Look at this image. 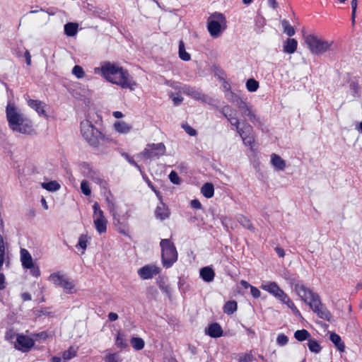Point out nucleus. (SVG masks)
I'll return each mask as SVG.
<instances>
[{
	"label": "nucleus",
	"instance_id": "nucleus-1",
	"mask_svg": "<svg viewBox=\"0 0 362 362\" xmlns=\"http://www.w3.org/2000/svg\"><path fill=\"white\" fill-rule=\"evenodd\" d=\"M102 76L109 82L119 86L122 88L134 90L136 82L127 69L110 62H105L100 67Z\"/></svg>",
	"mask_w": 362,
	"mask_h": 362
},
{
	"label": "nucleus",
	"instance_id": "nucleus-2",
	"mask_svg": "<svg viewBox=\"0 0 362 362\" xmlns=\"http://www.w3.org/2000/svg\"><path fill=\"white\" fill-rule=\"evenodd\" d=\"M81 132L83 139L94 148H98L106 141L105 136L88 120L81 122Z\"/></svg>",
	"mask_w": 362,
	"mask_h": 362
},
{
	"label": "nucleus",
	"instance_id": "nucleus-3",
	"mask_svg": "<svg viewBox=\"0 0 362 362\" xmlns=\"http://www.w3.org/2000/svg\"><path fill=\"white\" fill-rule=\"evenodd\" d=\"M303 40L310 52L315 55H322L329 51L333 41L326 40L321 36L315 34H303Z\"/></svg>",
	"mask_w": 362,
	"mask_h": 362
},
{
	"label": "nucleus",
	"instance_id": "nucleus-4",
	"mask_svg": "<svg viewBox=\"0 0 362 362\" xmlns=\"http://www.w3.org/2000/svg\"><path fill=\"white\" fill-rule=\"evenodd\" d=\"M160 246L163 266L170 268L177 260V252L175 245L170 239H162Z\"/></svg>",
	"mask_w": 362,
	"mask_h": 362
},
{
	"label": "nucleus",
	"instance_id": "nucleus-5",
	"mask_svg": "<svg viewBox=\"0 0 362 362\" xmlns=\"http://www.w3.org/2000/svg\"><path fill=\"white\" fill-rule=\"evenodd\" d=\"M226 19L223 13L215 12L207 20V28L211 36L218 37L226 28Z\"/></svg>",
	"mask_w": 362,
	"mask_h": 362
},
{
	"label": "nucleus",
	"instance_id": "nucleus-6",
	"mask_svg": "<svg viewBox=\"0 0 362 362\" xmlns=\"http://www.w3.org/2000/svg\"><path fill=\"white\" fill-rule=\"evenodd\" d=\"M93 224L97 232L100 234L107 231V220L104 216V212L100 208L98 202H95L93 206Z\"/></svg>",
	"mask_w": 362,
	"mask_h": 362
},
{
	"label": "nucleus",
	"instance_id": "nucleus-7",
	"mask_svg": "<svg viewBox=\"0 0 362 362\" xmlns=\"http://www.w3.org/2000/svg\"><path fill=\"white\" fill-rule=\"evenodd\" d=\"M49 280L54 285L62 287L66 292L73 293L76 292L75 285L66 275L60 273H53L49 276Z\"/></svg>",
	"mask_w": 362,
	"mask_h": 362
},
{
	"label": "nucleus",
	"instance_id": "nucleus-8",
	"mask_svg": "<svg viewBox=\"0 0 362 362\" xmlns=\"http://www.w3.org/2000/svg\"><path fill=\"white\" fill-rule=\"evenodd\" d=\"M166 148L163 143L148 144L141 155L146 159L159 158L165 153Z\"/></svg>",
	"mask_w": 362,
	"mask_h": 362
},
{
	"label": "nucleus",
	"instance_id": "nucleus-9",
	"mask_svg": "<svg viewBox=\"0 0 362 362\" xmlns=\"http://www.w3.org/2000/svg\"><path fill=\"white\" fill-rule=\"evenodd\" d=\"M296 293L300 298L302 300L308 303L310 306V303L317 299L319 296L313 293L309 288L303 284L297 283L294 286Z\"/></svg>",
	"mask_w": 362,
	"mask_h": 362
},
{
	"label": "nucleus",
	"instance_id": "nucleus-10",
	"mask_svg": "<svg viewBox=\"0 0 362 362\" xmlns=\"http://www.w3.org/2000/svg\"><path fill=\"white\" fill-rule=\"evenodd\" d=\"M6 113L8 126L11 129L13 127L15 128L16 124L25 117L17 110L15 104L10 102L7 104Z\"/></svg>",
	"mask_w": 362,
	"mask_h": 362
},
{
	"label": "nucleus",
	"instance_id": "nucleus-11",
	"mask_svg": "<svg viewBox=\"0 0 362 362\" xmlns=\"http://www.w3.org/2000/svg\"><path fill=\"white\" fill-rule=\"evenodd\" d=\"M310 308L317 315V316L327 321H331L332 314L328 309L322 304L320 297L310 303Z\"/></svg>",
	"mask_w": 362,
	"mask_h": 362
},
{
	"label": "nucleus",
	"instance_id": "nucleus-12",
	"mask_svg": "<svg viewBox=\"0 0 362 362\" xmlns=\"http://www.w3.org/2000/svg\"><path fill=\"white\" fill-rule=\"evenodd\" d=\"M35 345V340L23 334H18L14 347L22 352L29 351Z\"/></svg>",
	"mask_w": 362,
	"mask_h": 362
},
{
	"label": "nucleus",
	"instance_id": "nucleus-13",
	"mask_svg": "<svg viewBox=\"0 0 362 362\" xmlns=\"http://www.w3.org/2000/svg\"><path fill=\"white\" fill-rule=\"evenodd\" d=\"M180 91L182 93L189 96L190 98L196 100L201 101L202 103H208V100L209 99L206 95L203 94L199 89L194 87H191L189 86L185 85L182 86L180 88Z\"/></svg>",
	"mask_w": 362,
	"mask_h": 362
},
{
	"label": "nucleus",
	"instance_id": "nucleus-14",
	"mask_svg": "<svg viewBox=\"0 0 362 362\" xmlns=\"http://www.w3.org/2000/svg\"><path fill=\"white\" fill-rule=\"evenodd\" d=\"M160 272V269L156 264H147L140 268L137 273L141 279L146 280L152 279Z\"/></svg>",
	"mask_w": 362,
	"mask_h": 362
},
{
	"label": "nucleus",
	"instance_id": "nucleus-15",
	"mask_svg": "<svg viewBox=\"0 0 362 362\" xmlns=\"http://www.w3.org/2000/svg\"><path fill=\"white\" fill-rule=\"evenodd\" d=\"M12 130L23 134H32L34 132L32 122L25 117L18 122Z\"/></svg>",
	"mask_w": 362,
	"mask_h": 362
},
{
	"label": "nucleus",
	"instance_id": "nucleus-16",
	"mask_svg": "<svg viewBox=\"0 0 362 362\" xmlns=\"http://www.w3.org/2000/svg\"><path fill=\"white\" fill-rule=\"evenodd\" d=\"M81 172L84 177H86L96 183L102 182L97 171L94 170L87 163H83L80 166Z\"/></svg>",
	"mask_w": 362,
	"mask_h": 362
},
{
	"label": "nucleus",
	"instance_id": "nucleus-17",
	"mask_svg": "<svg viewBox=\"0 0 362 362\" xmlns=\"http://www.w3.org/2000/svg\"><path fill=\"white\" fill-rule=\"evenodd\" d=\"M243 115L248 117L249 120L255 125H261L262 122L260 118L256 114V111L252 106L246 104V107L240 110Z\"/></svg>",
	"mask_w": 362,
	"mask_h": 362
},
{
	"label": "nucleus",
	"instance_id": "nucleus-18",
	"mask_svg": "<svg viewBox=\"0 0 362 362\" xmlns=\"http://www.w3.org/2000/svg\"><path fill=\"white\" fill-rule=\"evenodd\" d=\"M21 262L25 269H31L33 267V261L31 255L28 250L22 248L20 251Z\"/></svg>",
	"mask_w": 362,
	"mask_h": 362
},
{
	"label": "nucleus",
	"instance_id": "nucleus-19",
	"mask_svg": "<svg viewBox=\"0 0 362 362\" xmlns=\"http://www.w3.org/2000/svg\"><path fill=\"white\" fill-rule=\"evenodd\" d=\"M261 288L269 292L274 297H277L282 289L277 285V284L274 281H269L264 283L261 285Z\"/></svg>",
	"mask_w": 362,
	"mask_h": 362
},
{
	"label": "nucleus",
	"instance_id": "nucleus-20",
	"mask_svg": "<svg viewBox=\"0 0 362 362\" xmlns=\"http://www.w3.org/2000/svg\"><path fill=\"white\" fill-rule=\"evenodd\" d=\"M199 275L204 281L209 283L214 281L215 272L210 267H204L200 269Z\"/></svg>",
	"mask_w": 362,
	"mask_h": 362
},
{
	"label": "nucleus",
	"instance_id": "nucleus-21",
	"mask_svg": "<svg viewBox=\"0 0 362 362\" xmlns=\"http://www.w3.org/2000/svg\"><path fill=\"white\" fill-rule=\"evenodd\" d=\"M220 112L223 115V116L230 123L235 122V120L238 119L236 117V111L229 105L223 106L220 110Z\"/></svg>",
	"mask_w": 362,
	"mask_h": 362
},
{
	"label": "nucleus",
	"instance_id": "nucleus-22",
	"mask_svg": "<svg viewBox=\"0 0 362 362\" xmlns=\"http://www.w3.org/2000/svg\"><path fill=\"white\" fill-rule=\"evenodd\" d=\"M170 215V212L168 208L166 206L165 204L162 202L159 205L157 206L155 211V216L158 219L161 221L165 220L168 218Z\"/></svg>",
	"mask_w": 362,
	"mask_h": 362
},
{
	"label": "nucleus",
	"instance_id": "nucleus-23",
	"mask_svg": "<svg viewBox=\"0 0 362 362\" xmlns=\"http://www.w3.org/2000/svg\"><path fill=\"white\" fill-rule=\"evenodd\" d=\"M206 333L211 337H220L223 334V329L218 323H212L206 330Z\"/></svg>",
	"mask_w": 362,
	"mask_h": 362
},
{
	"label": "nucleus",
	"instance_id": "nucleus-24",
	"mask_svg": "<svg viewBox=\"0 0 362 362\" xmlns=\"http://www.w3.org/2000/svg\"><path fill=\"white\" fill-rule=\"evenodd\" d=\"M298 46V42L294 38H288L284 43L283 50L287 54H293Z\"/></svg>",
	"mask_w": 362,
	"mask_h": 362
},
{
	"label": "nucleus",
	"instance_id": "nucleus-25",
	"mask_svg": "<svg viewBox=\"0 0 362 362\" xmlns=\"http://www.w3.org/2000/svg\"><path fill=\"white\" fill-rule=\"evenodd\" d=\"M28 105L34 109L40 115H46L45 106V104L40 100L30 99L28 101Z\"/></svg>",
	"mask_w": 362,
	"mask_h": 362
},
{
	"label": "nucleus",
	"instance_id": "nucleus-26",
	"mask_svg": "<svg viewBox=\"0 0 362 362\" xmlns=\"http://www.w3.org/2000/svg\"><path fill=\"white\" fill-rule=\"evenodd\" d=\"M8 259V255L6 252V243L4 242L3 236L0 234V271L2 269L4 263Z\"/></svg>",
	"mask_w": 362,
	"mask_h": 362
},
{
	"label": "nucleus",
	"instance_id": "nucleus-27",
	"mask_svg": "<svg viewBox=\"0 0 362 362\" xmlns=\"http://www.w3.org/2000/svg\"><path fill=\"white\" fill-rule=\"evenodd\" d=\"M271 163L278 170H284L286 166V161L275 153L271 155Z\"/></svg>",
	"mask_w": 362,
	"mask_h": 362
},
{
	"label": "nucleus",
	"instance_id": "nucleus-28",
	"mask_svg": "<svg viewBox=\"0 0 362 362\" xmlns=\"http://www.w3.org/2000/svg\"><path fill=\"white\" fill-rule=\"evenodd\" d=\"M230 124L235 127V130L239 135H242L243 133H250L253 132L252 126L247 123H245L242 127H240L239 119L235 120V122L230 123Z\"/></svg>",
	"mask_w": 362,
	"mask_h": 362
},
{
	"label": "nucleus",
	"instance_id": "nucleus-29",
	"mask_svg": "<svg viewBox=\"0 0 362 362\" xmlns=\"http://www.w3.org/2000/svg\"><path fill=\"white\" fill-rule=\"evenodd\" d=\"M329 339L335 345V346L337 348V349L339 351H341V352L344 351L345 346L341 339V337L339 334H337L336 333H331Z\"/></svg>",
	"mask_w": 362,
	"mask_h": 362
},
{
	"label": "nucleus",
	"instance_id": "nucleus-30",
	"mask_svg": "<svg viewBox=\"0 0 362 362\" xmlns=\"http://www.w3.org/2000/svg\"><path fill=\"white\" fill-rule=\"evenodd\" d=\"M114 126H115V130L117 132L121 133V134H127L132 129V127L130 124L126 123L124 121L116 122L115 123Z\"/></svg>",
	"mask_w": 362,
	"mask_h": 362
},
{
	"label": "nucleus",
	"instance_id": "nucleus-31",
	"mask_svg": "<svg viewBox=\"0 0 362 362\" xmlns=\"http://www.w3.org/2000/svg\"><path fill=\"white\" fill-rule=\"evenodd\" d=\"M201 192L206 198H211L214 194V185L210 182L204 184L201 188Z\"/></svg>",
	"mask_w": 362,
	"mask_h": 362
},
{
	"label": "nucleus",
	"instance_id": "nucleus-32",
	"mask_svg": "<svg viewBox=\"0 0 362 362\" xmlns=\"http://www.w3.org/2000/svg\"><path fill=\"white\" fill-rule=\"evenodd\" d=\"M228 99L240 110L246 107L247 103L233 93H230V95L228 98Z\"/></svg>",
	"mask_w": 362,
	"mask_h": 362
},
{
	"label": "nucleus",
	"instance_id": "nucleus-33",
	"mask_svg": "<svg viewBox=\"0 0 362 362\" xmlns=\"http://www.w3.org/2000/svg\"><path fill=\"white\" fill-rule=\"evenodd\" d=\"M308 347L311 352L316 354H319L322 349L320 343L316 339L311 337L308 341Z\"/></svg>",
	"mask_w": 362,
	"mask_h": 362
},
{
	"label": "nucleus",
	"instance_id": "nucleus-34",
	"mask_svg": "<svg viewBox=\"0 0 362 362\" xmlns=\"http://www.w3.org/2000/svg\"><path fill=\"white\" fill-rule=\"evenodd\" d=\"M90 238L86 234H82L79 236L78 242L76 247L82 250L81 253L84 254L85 250L87 248V243L90 240Z\"/></svg>",
	"mask_w": 362,
	"mask_h": 362
},
{
	"label": "nucleus",
	"instance_id": "nucleus-35",
	"mask_svg": "<svg viewBox=\"0 0 362 362\" xmlns=\"http://www.w3.org/2000/svg\"><path fill=\"white\" fill-rule=\"evenodd\" d=\"M294 337L298 341H303L305 340L308 341L310 338V334L308 330L303 329L296 331L294 333Z\"/></svg>",
	"mask_w": 362,
	"mask_h": 362
},
{
	"label": "nucleus",
	"instance_id": "nucleus-36",
	"mask_svg": "<svg viewBox=\"0 0 362 362\" xmlns=\"http://www.w3.org/2000/svg\"><path fill=\"white\" fill-rule=\"evenodd\" d=\"M238 308V304L235 300L226 302L223 306V312L228 315L234 313Z\"/></svg>",
	"mask_w": 362,
	"mask_h": 362
},
{
	"label": "nucleus",
	"instance_id": "nucleus-37",
	"mask_svg": "<svg viewBox=\"0 0 362 362\" xmlns=\"http://www.w3.org/2000/svg\"><path fill=\"white\" fill-rule=\"evenodd\" d=\"M237 221L244 228H245L251 231H254L255 228L253 227L250 220L248 218L244 216L243 215H239L237 217Z\"/></svg>",
	"mask_w": 362,
	"mask_h": 362
},
{
	"label": "nucleus",
	"instance_id": "nucleus-38",
	"mask_svg": "<svg viewBox=\"0 0 362 362\" xmlns=\"http://www.w3.org/2000/svg\"><path fill=\"white\" fill-rule=\"evenodd\" d=\"M78 30V24L74 23H68L64 25V33L68 36H74Z\"/></svg>",
	"mask_w": 362,
	"mask_h": 362
},
{
	"label": "nucleus",
	"instance_id": "nucleus-39",
	"mask_svg": "<svg viewBox=\"0 0 362 362\" xmlns=\"http://www.w3.org/2000/svg\"><path fill=\"white\" fill-rule=\"evenodd\" d=\"M252 132L243 133L240 136L242 138L244 144L247 146H250L251 148L255 143V138L252 136Z\"/></svg>",
	"mask_w": 362,
	"mask_h": 362
},
{
	"label": "nucleus",
	"instance_id": "nucleus-40",
	"mask_svg": "<svg viewBox=\"0 0 362 362\" xmlns=\"http://www.w3.org/2000/svg\"><path fill=\"white\" fill-rule=\"evenodd\" d=\"M42 188L50 191V192H54L60 188V185L56 181H50L49 182H43L42 183Z\"/></svg>",
	"mask_w": 362,
	"mask_h": 362
},
{
	"label": "nucleus",
	"instance_id": "nucleus-41",
	"mask_svg": "<svg viewBox=\"0 0 362 362\" xmlns=\"http://www.w3.org/2000/svg\"><path fill=\"white\" fill-rule=\"evenodd\" d=\"M179 57L186 62L190 59V54L185 51V44L182 40L179 42Z\"/></svg>",
	"mask_w": 362,
	"mask_h": 362
},
{
	"label": "nucleus",
	"instance_id": "nucleus-42",
	"mask_svg": "<svg viewBox=\"0 0 362 362\" xmlns=\"http://www.w3.org/2000/svg\"><path fill=\"white\" fill-rule=\"evenodd\" d=\"M132 347L136 350H141L144 347V341L141 338L133 337L131 340Z\"/></svg>",
	"mask_w": 362,
	"mask_h": 362
},
{
	"label": "nucleus",
	"instance_id": "nucleus-43",
	"mask_svg": "<svg viewBox=\"0 0 362 362\" xmlns=\"http://www.w3.org/2000/svg\"><path fill=\"white\" fill-rule=\"evenodd\" d=\"M105 362H122V359L118 353H108L104 358Z\"/></svg>",
	"mask_w": 362,
	"mask_h": 362
},
{
	"label": "nucleus",
	"instance_id": "nucleus-44",
	"mask_svg": "<svg viewBox=\"0 0 362 362\" xmlns=\"http://www.w3.org/2000/svg\"><path fill=\"white\" fill-rule=\"evenodd\" d=\"M281 24L284 28V31L287 35L291 37L295 35V30L293 27L289 24L288 21L283 20Z\"/></svg>",
	"mask_w": 362,
	"mask_h": 362
},
{
	"label": "nucleus",
	"instance_id": "nucleus-45",
	"mask_svg": "<svg viewBox=\"0 0 362 362\" xmlns=\"http://www.w3.org/2000/svg\"><path fill=\"white\" fill-rule=\"evenodd\" d=\"M349 89L354 98L359 95L360 86L357 81H351L349 83Z\"/></svg>",
	"mask_w": 362,
	"mask_h": 362
},
{
	"label": "nucleus",
	"instance_id": "nucleus-46",
	"mask_svg": "<svg viewBox=\"0 0 362 362\" xmlns=\"http://www.w3.org/2000/svg\"><path fill=\"white\" fill-rule=\"evenodd\" d=\"M246 88L250 92H255L259 88V83L253 78H250L246 82Z\"/></svg>",
	"mask_w": 362,
	"mask_h": 362
},
{
	"label": "nucleus",
	"instance_id": "nucleus-47",
	"mask_svg": "<svg viewBox=\"0 0 362 362\" xmlns=\"http://www.w3.org/2000/svg\"><path fill=\"white\" fill-rule=\"evenodd\" d=\"M71 73L78 79L83 78L85 76L83 69L79 65L74 66Z\"/></svg>",
	"mask_w": 362,
	"mask_h": 362
},
{
	"label": "nucleus",
	"instance_id": "nucleus-48",
	"mask_svg": "<svg viewBox=\"0 0 362 362\" xmlns=\"http://www.w3.org/2000/svg\"><path fill=\"white\" fill-rule=\"evenodd\" d=\"M115 344H116V346L120 349H124L127 346V343L126 339L119 333L117 334Z\"/></svg>",
	"mask_w": 362,
	"mask_h": 362
},
{
	"label": "nucleus",
	"instance_id": "nucleus-49",
	"mask_svg": "<svg viewBox=\"0 0 362 362\" xmlns=\"http://www.w3.org/2000/svg\"><path fill=\"white\" fill-rule=\"evenodd\" d=\"M285 304L292 310V312L296 316L298 317H302L300 311L290 298L287 299V303H286Z\"/></svg>",
	"mask_w": 362,
	"mask_h": 362
},
{
	"label": "nucleus",
	"instance_id": "nucleus-50",
	"mask_svg": "<svg viewBox=\"0 0 362 362\" xmlns=\"http://www.w3.org/2000/svg\"><path fill=\"white\" fill-rule=\"evenodd\" d=\"M288 338L286 335H285L283 333H281L279 334L278 336H277V338H276V344L280 346H285L288 344Z\"/></svg>",
	"mask_w": 362,
	"mask_h": 362
},
{
	"label": "nucleus",
	"instance_id": "nucleus-51",
	"mask_svg": "<svg viewBox=\"0 0 362 362\" xmlns=\"http://www.w3.org/2000/svg\"><path fill=\"white\" fill-rule=\"evenodd\" d=\"M81 192L86 195L89 196L91 194V190L89 187L88 182L86 180H83L81 183Z\"/></svg>",
	"mask_w": 362,
	"mask_h": 362
},
{
	"label": "nucleus",
	"instance_id": "nucleus-52",
	"mask_svg": "<svg viewBox=\"0 0 362 362\" xmlns=\"http://www.w3.org/2000/svg\"><path fill=\"white\" fill-rule=\"evenodd\" d=\"M17 335L16 334V332L13 329H8L6 332V334H5V339L7 340V341H13V340L17 337Z\"/></svg>",
	"mask_w": 362,
	"mask_h": 362
},
{
	"label": "nucleus",
	"instance_id": "nucleus-53",
	"mask_svg": "<svg viewBox=\"0 0 362 362\" xmlns=\"http://www.w3.org/2000/svg\"><path fill=\"white\" fill-rule=\"evenodd\" d=\"M76 351L74 349L70 348L69 350L64 352L63 358L64 360H69L74 358L76 356Z\"/></svg>",
	"mask_w": 362,
	"mask_h": 362
},
{
	"label": "nucleus",
	"instance_id": "nucleus-54",
	"mask_svg": "<svg viewBox=\"0 0 362 362\" xmlns=\"http://www.w3.org/2000/svg\"><path fill=\"white\" fill-rule=\"evenodd\" d=\"M170 180L175 185H179L180 183V179L177 175V173L175 171H172L169 175Z\"/></svg>",
	"mask_w": 362,
	"mask_h": 362
},
{
	"label": "nucleus",
	"instance_id": "nucleus-55",
	"mask_svg": "<svg viewBox=\"0 0 362 362\" xmlns=\"http://www.w3.org/2000/svg\"><path fill=\"white\" fill-rule=\"evenodd\" d=\"M170 98H172L175 105H180L183 100V98L182 96H180L179 94L175 95V94L172 93L170 95Z\"/></svg>",
	"mask_w": 362,
	"mask_h": 362
},
{
	"label": "nucleus",
	"instance_id": "nucleus-56",
	"mask_svg": "<svg viewBox=\"0 0 362 362\" xmlns=\"http://www.w3.org/2000/svg\"><path fill=\"white\" fill-rule=\"evenodd\" d=\"M276 298H278L279 300H281L284 304L286 303H287V299L290 298L288 296V295L286 293H284V291L283 290L280 292V293Z\"/></svg>",
	"mask_w": 362,
	"mask_h": 362
},
{
	"label": "nucleus",
	"instance_id": "nucleus-57",
	"mask_svg": "<svg viewBox=\"0 0 362 362\" xmlns=\"http://www.w3.org/2000/svg\"><path fill=\"white\" fill-rule=\"evenodd\" d=\"M276 298H278L279 300H281L284 304L286 303H287V299L290 298L288 296V295L286 293H284V291L283 290L280 292V293Z\"/></svg>",
	"mask_w": 362,
	"mask_h": 362
},
{
	"label": "nucleus",
	"instance_id": "nucleus-58",
	"mask_svg": "<svg viewBox=\"0 0 362 362\" xmlns=\"http://www.w3.org/2000/svg\"><path fill=\"white\" fill-rule=\"evenodd\" d=\"M276 298H278L279 300H281L284 304L286 303H287V299L290 298L288 296V295L286 293H284V291L283 290L280 292V293Z\"/></svg>",
	"mask_w": 362,
	"mask_h": 362
},
{
	"label": "nucleus",
	"instance_id": "nucleus-59",
	"mask_svg": "<svg viewBox=\"0 0 362 362\" xmlns=\"http://www.w3.org/2000/svg\"><path fill=\"white\" fill-rule=\"evenodd\" d=\"M253 359L252 354H245L239 358V362H250Z\"/></svg>",
	"mask_w": 362,
	"mask_h": 362
},
{
	"label": "nucleus",
	"instance_id": "nucleus-60",
	"mask_svg": "<svg viewBox=\"0 0 362 362\" xmlns=\"http://www.w3.org/2000/svg\"><path fill=\"white\" fill-rule=\"evenodd\" d=\"M250 292H251L252 296L255 298H257L260 297V296H261L260 291L257 288H256L253 286H250Z\"/></svg>",
	"mask_w": 362,
	"mask_h": 362
},
{
	"label": "nucleus",
	"instance_id": "nucleus-61",
	"mask_svg": "<svg viewBox=\"0 0 362 362\" xmlns=\"http://www.w3.org/2000/svg\"><path fill=\"white\" fill-rule=\"evenodd\" d=\"M183 128L185 129V132L190 136H195L197 134L196 130L188 124L183 126Z\"/></svg>",
	"mask_w": 362,
	"mask_h": 362
},
{
	"label": "nucleus",
	"instance_id": "nucleus-62",
	"mask_svg": "<svg viewBox=\"0 0 362 362\" xmlns=\"http://www.w3.org/2000/svg\"><path fill=\"white\" fill-rule=\"evenodd\" d=\"M190 205L192 208L196 209H200L202 208V204L198 199H193L190 202Z\"/></svg>",
	"mask_w": 362,
	"mask_h": 362
},
{
	"label": "nucleus",
	"instance_id": "nucleus-63",
	"mask_svg": "<svg viewBox=\"0 0 362 362\" xmlns=\"http://www.w3.org/2000/svg\"><path fill=\"white\" fill-rule=\"evenodd\" d=\"M6 287V279L4 274L0 273V291Z\"/></svg>",
	"mask_w": 362,
	"mask_h": 362
},
{
	"label": "nucleus",
	"instance_id": "nucleus-64",
	"mask_svg": "<svg viewBox=\"0 0 362 362\" xmlns=\"http://www.w3.org/2000/svg\"><path fill=\"white\" fill-rule=\"evenodd\" d=\"M30 269V273L33 274V276H40V269H39L38 267H35L33 264V267Z\"/></svg>",
	"mask_w": 362,
	"mask_h": 362
}]
</instances>
